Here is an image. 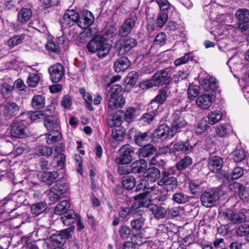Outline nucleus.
Segmentation results:
<instances>
[{"label":"nucleus","mask_w":249,"mask_h":249,"mask_svg":"<svg viewBox=\"0 0 249 249\" xmlns=\"http://www.w3.org/2000/svg\"><path fill=\"white\" fill-rule=\"evenodd\" d=\"M74 227L71 226L66 229L53 234L45 242L46 246L51 249L53 247H58L66 242V239H70L73 232Z\"/></svg>","instance_id":"nucleus-2"},{"label":"nucleus","mask_w":249,"mask_h":249,"mask_svg":"<svg viewBox=\"0 0 249 249\" xmlns=\"http://www.w3.org/2000/svg\"><path fill=\"white\" fill-rule=\"evenodd\" d=\"M153 137V133L150 131H137L134 136V140L137 145L142 146L148 144L152 141Z\"/></svg>","instance_id":"nucleus-13"},{"label":"nucleus","mask_w":249,"mask_h":249,"mask_svg":"<svg viewBox=\"0 0 249 249\" xmlns=\"http://www.w3.org/2000/svg\"><path fill=\"white\" fill-rule=\"evenodd\" d=\"M158 185L162 187L167 192H173L177 187L178 179L171 175L168 171H163L161 173V178L157 182Z\"/></svg>","instance_id":"nucleus-4"},{"label":"nucleus","mask_w":249,"mask_h":249,"mask_svg":"<svg viewBox=\"0 0 249 249\" xmlns=\"http://www.w3.org/2000/svg\"><path fill=\"white\" fill-rule=\"evenodd\" d=\"M196 103L199 107L207 109L212 105V96L210 94H204L197 98Z\"/></svg>","instance_id":"nucleus-27"},{"label":"nucleus","mask_w":249,"mask_h":249,"mask_svg":"<svg viewBox=\"0 0 249 249\" xmlns=\"http://www.w3.org/2000/svg\"><path fill=\"white\" fill-rule=\"evenodd\" d=\"M28 131L27 124L23 120L18 121L14 120L11 124L10 132L13 137L23 138L27 136Z\"/></svg>","instance_id":"nucleus-7"},{"label":"nucleus","mask_w":249,"mask_h":249,"mask_svg":"<svg viewBox=\"0 0 249 249\" xmlns=\"http://www.w3.org/2000/svg\"><path fill=\"white\" fill-rule=\"evenodd\" d=\"M187 124V122L179 111H176L172 116L171 132L175 134L182 131Z\"/></svg>","instance_id":"nucleus-10"},{"label":"nucleus","mask_w":249,"mask_h":249,"mask_svg":"<svg viewBox=\"0 0 249 249\" xmlns=\"http://www.w3.org/2000/svg\"><path fill=\"white\" fill-rule=\"evenodd\" d=\"M24 37L25 35H24L14 36L13 37H11L8 41L9 46L14 47L21 43L23 40L24 39Z\"/></svg>","instance_id":"nucleus-57"},{"label":"nucleus","mask_w":249,"mask_h":249,"mask_svg":"<svg viewBox=\"0 0 249 249\" xmlns=\"http://www.w3.org/2000/svg\"><path fill=\"white\" fill-rule=\"evenodd\" d=\"M136 109L135 107H128L124 114V120L128 123L133 121L136 118Z\"/></svg>","instance_id":"nucleus-53"},{"label":"nucleus","mask_w":249,"mask_h":249,"mask_svg":"<svg viewBox=\"0 0 249 249\" xmlns=\"http://www.w3.org/2000/svg\"><path fill=\"white\" fill-rule=\"evenodd\" d=\"M108 107L111 110L122 108L125 104V101L122 95L118 97H107Z\"/></svg>","instance_id":"nucleus-21"},{"label":"nucleus","mask_w":249,"mask_h":249,"mask_svg":"<svg viewBox=\"0 0 249 249\" xmlns=\"http://www.w3.org/2000/svg\"><path fill=\"white\" fill-rule=\"evenodd\" d=\"M110 86V89L107 92V97H118L119 94L122 90L121 86L118 84H113Z\"/></svg>","instance_id":"nucleus-56"},{"label":"nucleus","mask_w":249,"mask_h":249,"mask_svg":"<svg viewBox=\"0 0 249 249\" xmlns=\"http://www.w3.org/2000/svg\"><path fill=\"white\" fill-rule=\"evenodd\" d=\"M79 15L73 10H68L63 16L62 26L64 28L71 27V26L78 24Z\"/></svg>","instance_id":"nucleus-15"},{"label":"nucleus","mask_w":249,"mask_h":249,"mask_svg":"<svg viewBox=\"0 0 249 249\" xmlns=\"http://www.w3.org/2000/svg\"><path fill=\"white\" fill-rule=\"evenodd\" d=\"M220 191L218 189L208 190L201 195L200 200L203 206L211 207L214 205L220 197Z\"/></svg>","instance_id":"nucleus-5"},{"label":"nucleus","mask_w":249,"mask_h":249,"mask_svg":"<svg viewBox=\"0 0 249 249\" xmlns=\"http://www.w3.org/2000/svg\"><path fill=\"white\" fill-rule=\"evenodd\" d=\"M94 17L92 13L88 10H85L79 15L78 25L82 29H85L93 22Z\"/></svg>","instance_id":"nucleus-16"},{"label":"nucleus","mask_w":249,"mask_h":249,"mask_svg":"<svg viewBox=\"0 0 249 249\" xmlns=\"http://www.w3.org/2000/svg\"><path fill=\"white\" fill-rule=\"evenodd\" d=\"M166 39V34L164 33L161 32L156 36L154 41V43L155 45L161 46L165 44Z\"/></svg>","instance_id":"nucleus-63"},{"label":"nucleus","mask_w":249,"mask_h":249,"mask_svg":"<svg viewBox=\"0 0 249 249\" xmlns=\"http://www.w3.org/2000/svg\"><path fill=\"white\" fill-rule=\"evenodd\" d=\"M136 203H133L131 208L121 207L119 211V215L122 218H125L127 216L138 215L140 210H137Z\"/></svg>","instance_id":"nucleus-29"},{"label":"nucleus","mask_w":249,"mask_h":249,"mask_svg":"<svg viewBox=\"0 0 249 249\" xmlns=\"http://www.w3.org/2000/svg\"><path fill=\"white\" fill-rule=\"evenodd\" d=\"M171 132V128L166 124L160 125L153 133V136L155 138H161V139H170L175 135Z\"/></svg>","instance_id":"nucleus-17"},{"label":"nucleus","mask_w":249,"mask_h":249,"mask_svg":"<svg viewBox=\"0 0 249 249\" xmlns=\"http://www.w3.org/2000/svg\"><path fill=\"white\" fill-rule=\"evenodd\" d=\"M119 156L116 158L115 162L118 164H127L133 160L132 156L134 150L133 147L127 144L121 146L119 150Z\"/></svg>","instance_id":"nucleus-6"},{"label":"nucleus","mask_w":249,"mask_h":249,"mask_svg":"<svg viewBox=\"0 0 249 249\" xmlns=\"http://www.w3.org/2000/svg\"><path fill=\"white\" fill-rule=\"evenodd\" d=\"M108 125L112 127L115 126L119 127L122 122V118L120 114L118 112L111 114L108 115L107 118Z\"/></svg>","instance_id":"nucleus-31"},{"label":"nucleus","mask_w":249,"mask_h":249,"mask_svg":"<svg viewBox=\"0 0 249 249\" xmlns=\"http://www.w3.org/2000/svg\"><path fill=\"white\" fill-rule=\"evenodd\" d=\"M221 217L226 220L228 224L241 223L246 220V216L243 213H236L228 209L221 213Z\"/></svg>","instance_id":"nucleus-9"},{"label":"nucleus","mask_w":249,"mask_h":249,"mask_svg":"<svg viewBox=\"0 0 249 249\" xmlns=\"http://www.w3.org/2000/svg\"><path fill=\"white\" fill-rule=\"evenodd\" d=\"M44 125L51 132L59 130V122L57 117L55 115L47 114L44 118Z\"/></svg>","instance_id":"nucleus-19"},{"label":"nucleus","mask_w":249,"mask_h":249,"mask_svg":"<svg viewBox=\"0 0 249 249\" xmlns=\"http://www.w3.org/2000/svg\"><path fill=\"white\" fill-rule=\"evenodd\" d=\"M169 68H166L158 71L152 76L151 79L143 82L141 84V87L143 89L152 88L153 87H160L161 85H168L171 78L168 76Z\"/></svg>","instance_id":"nucleus-3"},{"label":"nucleus","mask_w":249,"mask_h":249,"mask_svg":"<svg viewBox=\"0 0 249 249\" xmlns=\"http://www.w3.org/2000/svg\"><path fill=\"white\" fill-rule=\"evenodd\" d=\"M130 165L132 173L135 174L143 173L147 168V162L143 159L135 160Z\"/></svg>","instance_id":"nucleus-25"},{"label":"nucleus","mask_w":249,"mask_h":249,"mask_svg":"<svg viewBox=\"0 0 249 249\" xmlns=\"http://www.w3.org/2000/svg\"><path fill=\"white\" fill-rule=\"evenodd\" d=\"M55 158L57 160V161L56 165L54 166V167H55L56 169L57 170L63 169L65 165V155L63 153H60L58 154Z\"/></svg>","instance_id":"nucleus-62"},{"label":"nucleus","mask_w":249,"mask_h":249,"mask_svg":"<svg viewBox=\"0 0 249 249\" xmlns=\"http://www.w3.org/2000/svg\"><path fill=\"white\" fill-rule=\"evenodd\" d=\"M232 156L234 161L238 163L241 162L245 159L246 153L244 149L237 148L232 152Z\"/></svg>","instance_id":"nucleus-52"},{"label":"nucleus","mask_w":249,"mask_h":249,"mask_svg":"<svg viewBox=\"0 0 249 249\" xmlns=\"http://www.w3.org/2000/svg\"><path fill=\"white\" fill-rule=\"evenodd\" d=\"M192 163V158L186 156L176 164V167L178 170L181 171L189 167Z\"/></svg>","instance_id":"nucleus-43"},{"label":"nucleus","mask_w":249,"mask_h":249,"mask_svg":"<svg viewBox=\"0 0 249 249\" xmlns=\"http://www.w3.org/2000/svg\"><path fill=\"white\" fill-rule=\"evenodd\" d=\"M131 65V62L127 57L122 56L117 59L113 66V69L116 72L124 71Z\"/></svg>","instance_id":"nucleus-23"},{"label":"nucleus","mask_w":249,"mask_h":249,"mask_svg":"<svg viewBox=\"0 0 249 249\" xmlns=\"http://www.w3.org/2000/svg\"><path fill=\"white\" fill-rule=\"evenodd\" d=\"M235 16L238 20V28L241 32L249 28V10L239 9L236 12Z\"/></svg>","instance_id":"nucleus-11"},{"label":"nucleus","mask_w":249,"mask_h":249,"mask_svg":"<svg viewBox=\"0 0 249 249\" xmlns=\"http://www.w3.org/2000/svg\"><path fill=\"white\" fill-rule=\"evenodd\" d=\"M19 111V107L16 103L10 102L5 105L3 114L7 118L10 119L18 115Z\"/></svg>","instance_id":"nucleus-24"},{"label":"nucleus","mask_w":249,"mask_h":249,"mask_svg":"<svg viewBox=\"0 0 249 249\" xmlns=\"http://www.w3.org/2000/svg\"><path fill=\"white\" fill-rule=\"evenodd\" d=\"M223 159L218 156L211 157L208 161V167L213 173H218L223 167Z\"/></svg>","instance_id":"nucleus-22"},{"label":"nucleus","mask_w":249,"mask_h":249,"mask_svg":"<svg viewBox=\"0 0 249 249\" xmlns=\"http://www.w3.org/2000/svg\"><path fill=\"white\" fill-rule=\"evenodd\" d=\"M231 186H233L235 189H237L239 196L242 199L249 197V188L245 187L242 184L239 182H234L231 184Z\"/></svg>","instance_id":"nucleus-36"},{"label":"nucleus","mask_w":249,"mask_h":249,"mask_svg":"<svg viewBox=\"0 0 249 249\" xmlns=\"http://www.w3.org/2000/svg\"><path fill=\"white\" fill-rule=\"evenodd\" d=\"M45 105V98L41 95H35L31 101V106L35 109H40Z\"/></svg>","instance_id":"nucleus-33"},{"label":"nucleus","mask_w":249,"mask_h":249,"mask_svg":"<svg viewBox=\"0 0 249 249\" xmlns=\"http://www.w3.org/2000/svg\"><path fill=\"white\" fill-rule=\"evenodd\" d=\"M236 233L239 236H246L249 234V224L244 223L240 225L236 230Z\"/></svg>","instance_id":"nucleus-59"},{"label":"nucleus","mask_w":249,"mask_h":249,"mask_svg":"<svg viewBox=\"0 0 249 249\" xmlns=\"http://www.w3.org/2000/svg\"><path fill=\"white\" fill-rule=\"evenodd\" d=\"M168 19V15L165 12H160L158 14L156 20V24L158 27H162Z\"/></svg>","instance_id":"nucleus-55"},{"label":"nucleus","mask_w":249,"mask_h":249,"mask_svg":"<svg viewBox=\"0 0 249 249\" xmlns=\"http://www.w3.org/2000/svg\"><path fill=\"white\" fill-rule=\"evenodd\" d=\"M87 48L91 53L97 52V56L100 58H103L108 54L110 46L105 42L103 36L100 35L91 39L87 44Z\"/></svg>","instance_id":"nucleus-1"},{"label":"nucleus","mask_w":249,"mask_h":249,"mask_svg":"<svg viewBox=\"0 0 249 249\" xmlns=\"http://www.w3.org/2000/svg\"><path fill=\"white\" fill-rule=\"evenodd\" d=\"M194 147L188 141H179L175 143L172 149V152L175 155L179 154H187L194 152Z\"/></svg>","instance_id":"nucleus-14"},{"label":"nucleus","mask_w":249,"mask_h":249,"mask_svg":"<svg viewBox=\"0 0 249 249\" xmlns=\"http://www.w3.org/2000/svg\"><path fill=\"white\" fill-rule=\"evenodd\" d=\"M77 218L76 213L73 211L70 210L68 213H66L63 216H61L60 219L64 225L69 226L73 223Z\"/></svg>","instance_id":"nucleus-38"},{"label":"nucleus","mask_w":249,"mask_h":249,"mask_svg":"<svg viewBox=\"0 0 249 249\" xmlns=\"http://www.w3.org/2000/svg\"><path fill=\"white\" fill-rule=\"evenodd\" d=\"M103 35L105 41V40H111L116 36V28L113 26L107 27L104 31Z\"/></svg>","instance_id":"nucleus-50"},{"label":"nucleus","mask_w":249,"mask_h":249,"mask_svg":"<svg viewBox=\"0 0 249 249\" xmlns=\"http://www.w3.org/2000/svg\"><path fill=\"white\" fill-rule=\"evenodd\" d=\"M27 197V194L22 190H18L9 195V198L15 201L18 207L21 205L29 204Z\"/></svg>","instance_id":"nucleus-20"},{"label":"nucleus","mask_w":249,"mask_h":249,"mask_svg":"<svg viewBox=\"0 0 249 249\" xmlns=\"http://www.w3.org/2000/svg\"><path fill=\"white\" fill-rule=\"evenodd\" d=\"M47 135L46 137V142L48 144H51L60 140L61 138V134L59 130L54 131Z\"/></svg>","instance_id":"nucleus-49"},{"label":"nucleus","mask_w":249,"mask_h":249,"mask_svg":"<svg viewBox=\"0 0 249 249\" xmlns=\"http://www.w3.org/2000/svg\"><path fill=\"white\" fill-rule=\"evenodd\" d=\"M172 199L174 202L178 204H185L189 201L188 196L181 192L174 194Z\"/></svg>","instance_id":"nucleus-41"},{"label":"nucleus","mask_w":249,"mask_h":249,"mask_svg":"<svg viewBox=\"0 0 249 249\" xmlns=\"http://www.w3.org/2000/svg\"><path fill=\"white\" fill-rule=\"evenodd\" d=\"M59 176L57 172H46L40 175L42 181L51 184Z\"/></svg>","instance_id":"nucleus-35"},{"label":"nucleus","mask_w":249,"mask_h":249,"mask_svg":"<svg viewBox=\"0 0 249 249\" xmlns=\"http://www.w3.org/2000/svg\"><path fill=\"white\" fill-rule=\"evenodd\" d=\"M149 211L157 219H162L165 217L166 211L161 206L154 204H150L149 206Z\"/></svg>","instance_id":"nucleus-30"},{"label":"nucleus","mask_w":249,"mask_h":249,"mask_svg":"<svg viewBox=\"0 0 249 249\" xmlns=\"http://www.w3.org/2000/svg\"><path fill=\"white\" fill-rule=\"evenodd\" d=\"M50 79L53 83L59 82L65 76V70L63 66L57 63L49 68Z\"/></svg>","instance_id":"nucleus-12"},{"label":"nucleus","mask_w":249,"mask_h":249,"mask_svg":"<svg viewBox=\"0 0 249 249\" xmlns=\"http://www.w3.org/2000/svg\"><path fill=\"white\" fill-rule=\"evenodd\" d=\"M40 77L38 74L30 73L26 80V83L31 88H36L39 83Z\"/></svg>","instance_id":"nucleus-40"},{"label":"nucleus","mask_w":249,"mask_h":249,"mask_svg":"<svg viewBox=\"0 0 249 249\" xmlns=\"http://www.w3.org/2000/svg\"><path fill=\"white\" fill-rule=\"evenodd\" d=\"M160 177V172L156 167H151L147 169L146 177L150 180L155 181Z\"/></svg>","instance_id":"nucleus-42"},{"label":"nucleus","mask_w":249,"mask_h":249,"mask_svg":"<svg viewBox=\"0 0 249 249\" xmlns=\"http://www.w3.org/2000/svg\"><path fill=\"white\" fill-rule=\"evenodd\" d=\"M125 130L123 127H117L112 131V136L114 140L118 142L123 141Z\"/></svg>","instance_id":"nucleus-46"},{"label":"nucleus","mask_w":249,"mask_h":249,"mask_svg":"<svg viewBox=\"0 0 249 249\" xmlns=\"http://www.w3.org/2000/svg\"><path fill=\"white\" fill-rule=\"evenodd\" d=\"M119 233L121 238L126 239L131 235V230L125 225L122 226L119 229Z\"/></svg>","instance_id":"nucleus-64"},{"label":"nucleus","mask_w":249,"mask_h":249,"mask_svg":"<svg viewBox=\"0 0 249 249\" xmlns=\"http://www.w3.org/2000/svg\"><path fill=\"white\" fill-rule=\"evenodd\" d=\"M208 126L207 121L202 119L195 126V132L197 134L203 133L207 129Z\"/></svg>","instance_id":"nucleus-54"},{"label":"nucleus","mask_w":249,"mask_h":249,"mask_svg":"<svg viewBox=\"0 0 249 249\" xmlns=\"http://www.w3.org/2000/svg\"><path fill=\"white\" fill-rule=\"evenodd\" d=\"M202 86H204L205 88H210L211 89H213L217 87L216 80L213 77H210L208 79H204L202 82Z\"/></svg>","instance_id":"nucleus-58"},{"label":"nucleus","mask_w":249,"mask_h":249,"mask_svg":"<svg viewBox=\"0 0 249 249\" xmlns=\"http://www.w3.org/2000/svg\"><path fill=\"white\" fill-rule=\"evenodd\" d=\"M141 212L142 211L140 210V213H138V215L140 216L131 221L130 224L131 228L138 231H140L142 228L144 222V219L142 216Z\"/></svg>","instance_id":"nucleus-45"},{"label":"nucleus","mask_w":249,"mask_h":249,"mask_svg":"<svg viewBox=\"0 0 249 249\" xmlns=\"http://www.w3.org/2000/svg\"><path fill=\"white\" fill-rule=\"evenodd\" d=\"M138 78V73L135 71H132L128 73L126 77L127 84L131 86L135 85Z\"/></svg>","instance_id":"nucleus-61"},{"label":"nucleus","mask_w":249,"mask_h":249,"mask_svg":"<svg viewBox=\"0 0 249 249\" xmlns=\"http://www.w3.org/2000/svg\"><path fill=\"white\" fill-rule=\"evenodd\" d=\"M47 207V204L45 202H39L33 204L31 207V211L33 214L38 215L42 213Z\"/></svg>","instance_id":"nucleus-44"},{"label":"nucleus","mask_w":249,"mask_h":249,"mask_svg":"<svg viewBox=\"0 0 249 249\" xmlns=\"http://www.w3.org/2000/svg\"><path fill=\"white\" fill-rule=\"evenodd\" d=\"M208 117L209 124L213 125L221 119L222 114L220 111L215 110L210 112Z\"/></svg>","instance_id":"nucleus-48"},{"label":"nucleus","mask_w":249,"mask_h":249,"mask_svg":"<svg viewBox=\"0 0 249 249\" xmlns=\"http://www.w3.org/2000/svg\"><path fill=\"white\" fill-rule=\"evenodd\" d=\"M169 95V92L167 88H162L159 90L157 96L151 101V103H157L161 105L166 101Z\"/></svg>","instance_id":"nucleus-32"},{"label":"nucleus","mask_w":249,"mask_h":249,"mask_svg":"<svg viewBox=\"0 0 249 249\" xmlns=\"http://www.w3.org/2000/svg\"><path fill=\"white\" fill-rule=\"evenodd\" d=\"M52 147L46 145H39L35 149V154L39 156L49 157L53 154Z\"/></svg>","instance_id":"nucleus-34"},{"label":"nucleus","mask_w":249,"mask_h":249,"mask_svg":"<svg viewBox=\"0 0 249 249\" xmlns=\"http://www.w3.org/2000/svg\"><path fill=\"white\" fill-rule=\"evenodd\" d=\"M70 208V202L68 200H64L56 206L54 210V212L56 214H64L67 213V212Z\"/></svg>","instance_id":"nucleus-37"},{"label":"nucleus","mask_w":249,"mask_h":249,"mask_svg":"<svg viewBox=\"0 0 249 249\" xmlns=\"http://www.w3.org/2000/svg\"><path fill=\"white\" fill-rule=\"evenodd\" d=\"M136 180L133 176L124 177L122 179L123 186L127 190H130L136 186Z\"/></svg>","instance_id":"nucleus-39"},{"label":"nucleus","mask_w":249,"mask_h":249,"mask_svg":"<svg viewBox=\"0 0 249 249\" xmlns=\"http://www.w3.org/2000/svg\"><path fill=\"white\" fill-rule=\"evenodd\" d=\"M32 16V11L31 9L23 8L21 9L18 13V21L21 24H24L31 19Z\"/></svg>","instance_id":"nucleus-28"},{"label":"nucleus","mask_w":249,"mask_h":249,"mask_svg":"<svg viewBox=\"0 0 249 249\" xmlns=\"http://www.w3.org/2000/svg\"><path fill=\"white\" fill-rule=\"evenodd\" d=\"M147 196V194L145 193H143L140 194L137 196H136L134 198L135 200H138V204L136 203V207L137 209L140 207H147L149 209V206L151 203H149L147 202V200L145 199V197Z\"/></svg>","instance_id":"nucleus-51"},{"label":"nucleus","mask_w":249,"mask_h":249,"mask_svg":"<svg viewBox=\"0 0 249 249\" xmlns=\"http://www.w3.org/2000/svg\"><path fill=\"white\" fill-rule=\"evenodd\" d=\"M244 171L240 167H235L231 174H228L226 175L228 181H231L234 179H237L242 177L243 175Z\"/></svg>","instance_id":"nucleus-47"},{"label":"nucleus","mask_w":249,"mask_h":249,"mask_svg":"<svg viewBox=\"0 0 249 249\" xmlns=\"http://www.w3.org/2000/svg\"><path fill=\"white\" fill-rule=\"evenodd\" d=\"M136 40L131 37L124 38L116 42L115 46L119 55L124 54L136 46Z\"/></svg>","instance_id":"nucleus-8"},{"label":"nucleus","mask_w":249,"mask_h":249,"mask_svg":"<svg viewBox=\"0 0 249 249\" xmlns=\"http://www.w3.org/2000/svg\"><path fill=\"white\" fill-rule=\"evenodd\" d=\"M135 24L136 21L133 18H130L125 20L119 29V35L121 37L127 36L134 28Z\"/></svg>","instance_id":"nucleus-18"},{"label":"nucleus","mask_w":249,"mask_h":249,"mask_svg":"<svg viewBox=\"0 0 249 249\" xmlns=\"http://www.w3.org/2000/svg\"><path fill=\"white\" fill-rule=\"evenodd\" d=\"M157 152L156 147L150 144L142 146L139 150V156L144 158H148L153 156Z\"/></svg>","instance_id":"nucleus-26"},{"label":"nucleus","mask_w":249,"mask_h":249,"mask_svg":"<svg viewBox=\"0 0 249 249\" xmlns=\"http://www.w3.org/2000/svg\"><path fill=\"white\" fill-rule=\"evenodd\" d=\"M54 188L56 189L62 196L65 197L68 193V186L66 183H60L56 182L53 186Z\"/></svg>","instance_id":"nucleus-60"}]
</instances>
